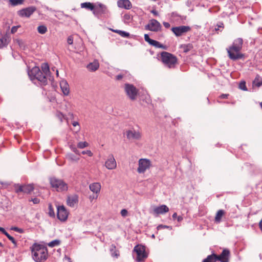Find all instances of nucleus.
<instances>
[{
	"mask_svg": "<svg viewBox=\"0 0 262 262\" xmlns=\"http://www.w3.org/2000/svg\"><path fill=\"white\" fill-rule=\"evenodd\" d=\"M169 208L165 205H161L154 209V211L157 214H163L169 211Z\"/></svg>",
	"mask_w": 262,
	"mask_h": 262,
	"instance_id": "nucleus-20",
	"label": "nucleus"
},
{
	"mask_svg": "<svg viewBox=\"0 0 262 262\" xmlns=\"http://www.w3.org/2000/svg\"><path fill=\"white\" fill-rule=\"evenodd\" d=\"M152 167L151 161L147 158H141L138 160L137 171L139 174H144Z\"/></svg>",
	"mask_w": 262,
	"mask_h": 262,
	"instance_id": "nucleus-7",
	"label": "nucleus"
},
{
	"mask_svg": "<svg viewBox=\"0 0 262 262\" xmlns=\"http://www.w3.org/2000/svg\"><path fill=\"white\" fill-rule=\"evenodd\" d=\"M126 137L129 140H139L141 138V133L139 130L134 129L128 130L126 132Z\"/></svg>",
	"mask_w": 262,
	"mask_h": 262,
	"instance_id": "nucleus-16",
	"label": "nucleus"
},
{
	"mask_svg": "<svg viewBox=\"0 0 262 262\" xmlns=\"http://www.w3.org/2000/svg\"><path fill=\"white\" fill-rule=\"evenodd\" d=\"M36 10L34 7H29L18 11V14L21 17H29Z\"/></svg>",
	"mask_w": 262,
	"mask_h": 262,
	"instance_id": "nucleus-15",
	"label": "nucleus"
},
{
	"mask_svg": "<svg viewBox=\"0 0 262 262\" xmlns=\"http://www.w3.org/2000/svg\"><path fill=\"white\" fill-rule=\"evenodd\" d=\"M49 214L50 216H55L54 210L51 204H49Z\"/></svg>",
	"mask_w": 262,
	"mask_h": 262,
	"instance_id": "nucleus-42",
	"label": "nucleus"
},
{
	"mask_svg": "<svg viewBox=\"0 0 262 262\" xmlns=\"http://www.w3.org/2000/svg\"><path fill=\"white\" fill-rule=\"evenodd\" d=\"M145 29L147 30L157 32L161 31L162 26L157 20L151 19L145 26Z\"/></svg>",
	"mask_w": 262,
	"mask_h": 262,
	"instance_id": "nucleus-9",
	"label": "nucleus"
},
{
	"mask_svg": "<svg viewBox=\"0 0 262 262\" xmlns=\"http://www.w3.org/2000/svg\"><path fill=\"white\" fill-rule=\"evenodd\" d=\"M144 39L148 43H149V42H150V41L151 40V39L150 38V37H149L148 35L147 34H145L144 35Z\"/></svg>",
	"mask_w": 262,
	"mask_h": 262,
	"instance_id": "nucleus-52",
	"label": "nucleus"
},
{
	"mask_svg": "<svg viewBox=\"0 0 262 262\" xmlns=\"http://www.w3.org/2000/svg\"><path fill=\"white\" fill-rule=\"evenodd\" d=\"M228 96H229L228 94H222L221 95H220V98L221 99H227L228 98Z\"/></svg>",
	"mask_w": 262,
	"mask_h": 262,
	"instance_id": "nucleus-56",
	"label": "nucleus"
},
{
	"mask_svg": "<svg viewBox=\"0 0 262 262\" xmlns=\"http://www.w3.org/2000/svg\"><path fill=\"white\" fill-rule=\"evenodd\" d=\"M60 244V241H59L58 239H55L54 241H52L49 242L48 244V245L49 247L53 248L54 247L59 245Z\"/></svg>",
	"mask_w": 262,
	"mask_h": 262,
	"instance_id": "nucleus-35",
	"label": "nucleus"
},
{
	"mask_svg": "<svg viewBox=\"0 0 262 262\" xmlns=\"http://www.w3.org/2000/svg\"><path fill=\"white\" fill-rule=\"evenodd\" d=\"M150 12L151 13H152L155 16L159 15V13H158V11L155 9H153V10H151Z\"/></svg>",
	"mask_w": 262,
	"mask_h": 262,
	"instance_id": "nucleus-57",
	"label": "nucleus"
},
{
	"mask_svg": "<svg viewBox=\"0 0 262 262\" xmlns=\"http://www.w3.org/2000/svg\"><path fill=\"white\" fill-rule=\"evenodd\" d=\"M134 252L136 254L135 260L138 262H143L148 257V253L145 251V247L141 245L135 246Z\"/></svg>",
	"mask_w": 262,
	"mask_h": 262,
	"instance_id": "nucleus-6",
	"label": "nucleus"
},
{
	"mask_svg": "<svg viewBox=\"0 0 262 262\" xmlns=\"http://www.w3.org/2000/svg\"><path fill=\"white\" fill-rule=\"evenodd\" d=\"M89 146V144L88 142H80L77 144V147L79 148L82 149Z\"/></svg>",
	"mask_w": 262,
	"mask_h": 262,
	"instance_id": "nucleus-39",
	"label": "nucleus"
},
{
	"mask_svg": "<svg viewBox=\"0 0 262 262\" xmlns=\"http://www.w3.org/2000/svg\"><path fill=\"white\" fill-rule=\"evenodd\" d=\"M118 7L125 9H130L132 7V5L129 0H119L117 2Z\"/></svg>",
	"mask_w": 262,
	"mask_h": 262,
	"instance_id": "nucleus-19",
	"label": "nucleus"
},
{
	"mask_svg": "<svg viewBox=\"0 0 262 262\" xmlns=\"http://www.w3.org/2000/svg\"><path fill=\"white\" fill-rule=\"evenodd\" d=\"M95 5H94L93 3L90 2L83 3L80 5L81 8L91 10L93 12H94V10L95 9Z\"/></svg>",
	"mask_w": 262,
	"mask_h": 262,
	"instance_id": "nucleus-23",
	"label": "nucleus"
},
{
	"mask_svg": "<svg viewBox=\"0 0 262 262\" xmlns=\"http://www.w3.org/2000/svg\"><path fill=\"white\" fill-rule=\"evenodd\" d=\"M123 77H124L123 74H118V75L116 76V79L117 80H120L122 79Z\"/></svg>",
	"mask_w": 262,
	"mask_h": 262,
	"instance_id": "nucleus-54",
	"label": "nucleus"
},
{
	"mask_svg": "<svg viewBox=\"0 0 262 262\" xmlns=\"http://www.w3.org/2000/svg\"><path fill=\"white\" fill-rule=\"evenodd\" d=\"M101 188V184L98 182L93 183L89 185L90 189L95 194H99Z\"/></svg>",
	"mask_w": 262,
	"mask_h": 262,
	"instance_id": "nucleus-21",
	"label": "nucleus"
},
{
	"mask_svg": "<svg viewBox=\"0 0 262 262\" xmlns=\"http://www.w3.org/2000/svg\"><path fill=\"white\" fill-rule=\"evenodd\" d=\"M123 17H124L125 21H126L127 23L129 22L131 20V17L129 14H125L124 15Z\"/></svg>",
	"mask_w": 262,
	"mask_h": 262,
	"instance_id": "nucleus-46",
	"label": "nucleus"
},
{
	"mask_svg": "<svg viewBox=\"0 0 262 262\" xmlns=\"http://www.w3.org/2000/svg\"><path fill=\"white\" fill-rule=\"evenodd\" d=\"M37 31L39 33L44 34L47 32L48 29L46 26L40 25L37 27Z\"/></svg>",
	"mask_w": 262,
	"mask_h": 262,
	"instance_id": "nucleus-33",
	"label": "nucleus"
},
{
	"mask_svg": "<svg viewBox=\"0 0 262 262\" xmlns=\"http://www.w3.org/2000/svg\"><path fill=\"white\" fill-rule=\"evenodd\" d=\"M230 255V251L227 249H224L220 255L215 254V258L216 260H219L221 262H229Z\"/></svg>",
	"mask_w": 262,
	"mask_h": 262,
	"instance_id": "nucleus-13",
	"label": "nucleus"
},
{
	"mask_svg": "<svg viewBox=\"0 0 262 262\" xmlns=\"http://www.w3.org/2000/svg\"><path fill=\"white\" fill-rule=\"evenodd\" d=\"M57 209V215L58 219L61 222L67 221L69 213L66 209V207L63 205L58 206Z\"/></svg>",
	"mask_w": 262,
	"mask_h": 262,
	"instance_id": "nucleus-10",
	"label": "nucleus"
},
{
	"mask_svg": "<svg viewBox=\"0 0 262 262\" xmlns=\"http://www.w3.org/2000/svg\"><path fill=\"white\" fill-rule=\"evenodd\" d=\"M78 195L76 194H73L68 196L67 204L69 206L74 207L78 204Z\"/></svg>",
	"mask_w": 262,
	"mask_h": 262,
	"instance_id": "nucleus-17",
	"label": "nucleus"
},
{
	"mask_svg": "<svg viewBox=\"0 0 262 262\" xmlns=\"http://www.w3.org/2000/svg\"><path fill=\"white\" fill-rule=\"evenodd\" d=\"M177 219L178 222H181L183 220V218L182 216H178Z\"/></svg>",
	"mask_w": 262,
	"mask_h": 262,
	"instance_id": "nucleus-60",
	"label": "nucleus"
},
{
	"mask_svg": "<svg viewBox=\"0 0 262 262\" xmlns=\"http://www.w3.org/2000/svg\"><path fill=\"white\" fill-rule=\"evenodd\" d=\"M66 158L69 160H70V161H72V162H76V161H78L79 160V158L78 157H76V156H75L73 154H68L67 155H66Z\"/></svg>",
	"mask_w": 262,
	"mask_h": 262,
	"instance_id": "nucleus-34",
	"label": "nucleus"
},
{
	"mask_svg": "<svg viewBox=\"0 0 262 262\" xmlns=\"http://www.w3.org/2000/svg\"><path fill=\"white\" fill-rule=\"evenodd\" d=\"M30 79L34 81L37 80L41 85H46L48 83L47 78L38 67H33L28 73Z\"/></svg>",
	"mask_w": 262,
	"mask_h": 262,
	"instance_id": "nucleus-3",
	"label": "nucleus"
},
{
	"mask_svg": "<svg viewBox=\"0 0 262 262\" xmlns=\"http://www.w3.org/2000/svg\"><path fill=\"white\" fill-rule=\"evenodd\" d=\"M70 148L72 151H73L74 152H75L76 154L78 155H80V152L79 150L77 149V148L75 147L74 145H70Z\"/></svg>",
	"mask_w": 262,
	"mask_h": 262,
	"instance_id": "nucleus-41",
	"label": "nucleus"
},
{
	"mask_svg": "<svg viewBox=\"0 0 262 262\" xmlns=\"http://www.w3.org/2000/svg\"><path fill=\"white\" fill-rule=\"evenodd\" d=\"M24 0H9L10 4L12 6H17L23 3Z\"/></svg>",
	"mask_w": 262,
	"mask_h": 262,
	"instance_id": "nucleus-38",
	"label": "nucleus"
},
{
	"mask_svg": "<svg viewBox=\"0 0 262 262\" xmlns=\"http://www.w3.org/2000/svg\"><path fill=\"white\" fill-rule=\"evenodd\" d=\"M9 37L6 36L0 38V49L6 47L9 43Z\"/></svg>",
	"mask_w": 262,
	"mask_h": 262,
	"instance_id": "nucleus-27",
	"label": "nucleus"
},
{
	"mask_svg": "<svg viewBox=\"0 0 262 262\" xmlns=\"http://www.w3.org/2000/svg\"><path fill=\"white\" fill-rule=\"evenodd\" d=\"M34 186L32 184L19 185L18 189H16V192H23L26 193H30L34 190Z\"/></svg>",
	"mask_w": 262,
	"mask_h": 262,
	"instance_id": "nucleus-18",
	"label": "nucleus"
},
{
	"mask_svg": "<svg viewBox=\"0 0 262 262\" xmlns=\"http://www.w3.org/2000/svg\"><path fill=\"white\" fill-rule=\"evenodd\" d=\"M32 258L36 262H43L48 257L47 248L41 244L34 243L30 247Z\"/></svg>",
	"mask_w": 262,
	"mask_h": 262,
	"instance_id": "nucleus-1",
	"label": "nucleus"
},
{
	"mask_svg": "<svg viewBox=\"0 0 262 262\" xmlns=\"http://www.w3.org/2000/svg\"><path fill=\"white\" fill-rule=\"evenodd\" d=\"M29 201H32L33 204H37L39 203L40 200L37 198H35L34 199H31V200H29Z\"/></svg>",
	"mask_w": 262,
	"mask_h": 262,
	"instance_id": "nucleus-49",
	"label": "nucleus"
},
{
	"mask_svg": "<svg viewBox=\"0 0 262 262\" xmlns=\"http://www.w3.org/2000/svg\"><path fill=\"white\" fill-rule=\"evenodd\" d=\"M259 226L260 230L262 231V219L259 223Z\"/></svg>",
	"mask_w": 262,
	"mask_h": 262,
	"instance_id": "nucleus-63",
	"label": "nucleus"
},
{
	"mask_svg": "<svg viewBox=\"0 0 262 262\" xmlns=\"http://www.w3.org/2000/svg\"><path fill=\"white\" fill-rule=\"evenodd\" d=\"M217 28H215V30H219L220 28H223L224 24L222 23H220L217 25Z\"/></svg>",
	"mask_w": 262,
	"mask_h": 262,
	"instance_id": "nucleus-59",
	"label": "nucleus"
},
{
	"mask_svg": "<svg viewBox=\"0 0 262 262\" xmlns=\"http://www.w3.org/2000/svg\"><path fill=\"white\" fill-rule=\"evenodd\" d=\"M67 42L68 44L72 45L73 42V37L72 36H69L67 39Z\"/></svg>",
	"mask_w": 262,
	"mask_h": 262,
	"instance_id": "nucleus-50",
	"label": "nucleus"
},
{
	"mask_svg": "<svg viewBox=\"0 0 262 262\" xmlns=\"http://www.w3.org/2000/svg\"><path fill=\"white\" fill-rule=\"evenodd\" d=\"M110 252L112 256L116 258H118L120 255L119 250L116 249V247L113 244L111 246Z\"/></svg>",
	"mask_w": 262,
	"mask_h": 262,
	"instance_id": "nucleus-24",
	"label": "nucleus"
},
{
	"mask_svg": "<svg viewBox=\"0 0 262 262\" xmlns=\"http://www.w3.org/2000/svg\"><path fill=\"white\" fill-rule=\"evenodd\" d=\"M120 214L121 215H122V216L123 217H126L127 214H128V211L126 209H123L121 210V212H120Z\"/></svg>",
	"mask_w": 262,
	"mask_h": 262,
	"instance_id": "nucleus-45",
	"label": "nucleus"
},
{
	"mask_svg": "<svg viewBox=\"0 0 262 262\" xmlns=\"http://www.w3.org/2000/svg\"><path fill=\"white\" fill-rule=\"evenodd\" d=\"M243 45V39L238 38L235 39L232 45L227 49L228 56L230 59L236 60L244 57V54L241 52Z\"/></svg>",
	"mask_w": 262,
	"mask_h": 262,
	"instance_id": "nucleus-2",
	"label": "nucleus"
},
{
	"mask_svg": "<svg viewBox=\"0 0 262 262\" xmlns=\"http://www.w3.org/2000/svg\"><path fill=\"white\" fill-rule=\"evenodd\" d=\"M99 67V64L97 61H94L93 62L89 63L87 66V68L90 71H96Z\"/></svg>",
	"mask_w": 262,
	"mask_h": 262,
	"instance_id": "nucleus-25",
	"label": "nucleus"
},
{
	"mask_svg": "<svg viewBox=\"0 0 262 262\" xmlns=\"http://www.w3.org/2000/svg\"><path fill=\"white\" fill-rule=\"evenodd\" d=\"M191 28L187 26H180L179 27H172L171 31L176 36H180L190 31Z\"/></svg>",
	"mask_w": 262,
	"mask_h": 262,
	"instance_id": "nucleus-11",
	"label": "nucleus"
},
{
	"mask_svg": "<svg viewBox=\"0 0 262 262\" xmlns=\"http://www.w3.org/2000/svg\"><path fill=\"white\" fill-rule=\"evenodd\" d=\"M124 90L129 99L135 100L136 99L139 90L132 84L126 83L124 85Z\"/></svg>",
	"mask_w": 262,
	"mask_h": 262,
	"instance_id": "nucleus-8",
	"label": "nucleus"
},
{
	"mask_svg": "<svg viewBox=\"0 0 262 262\" xmlns=\"http://www.w3.org/2000/svg\"><path fill=\"white\" fill-rule=\"evenodd\" d=\"M72 125L74 126H78L79 125V123L77 121H74V122H72Z\"/></svg>",
	"mask_w": 262,
	"mask_h": 262,
	"instance_id": "nucleus-61",
	"label": "nucleus"
},
{
	"mask_svg": "<svg viewBox=\"0 0 262 262\" xmlns=\"http://www.w3.org/2000/svg\"><path fill=\"white\" fill-rule=\"evenodd\" d=\"M105 166L109 170H113L116 168L117 162L112 154H110L108 156L105 162Z\"/></svg>",
	"mask_w": 262,
	"mask_h": 262,
	"instance_id": "nucleus-12",
	"label": "nucleus"
},
{
	"mask_svg": "<svg viewBox=\"0 0 262 262\" xmlns=\"http://www.w3.org/2000/svg\"><path fill=\"white\" fill-rule=\"evenodd\" d=\"M10 241H11V242L14 244V245H15V246H16V242L15 241V239H14V238L13 237H12V236H10L8 238Z\"/></svg>",
	"mask_w": 262,
	"mask_h": 262,
	"instance_id": "nucleus-51",
	"label": "nucleus"
},
{
	"mask_svg": "<svg viewBox=\"0 0 262 262\" xmlns=\"http://www.w3.org/2000/svg\"><path fill=\"white\" fill-rule=\"evenodd\" d=\"M17 28H18L17 26H14V27H12L11 30V33H14L15 32H16L17 30Z\"/></svg>",
	"mask_w": 262,
	"mask_h": 262,
	"instance_id": "nucleus-55",
	"label": "nucleus"
},
{
	"mask_svg": "<svg viewBox=\"0 0 262 262\" xmlns=\"http://www.w3.org/2000/svg\"><path fill=\"white\" fill-rule=\"evenodd\" d=\"M253 84L257 87L262 85V77L259 75H257L253 81Z\"/></svg>",
	"mask_w": 262,
	"mask_h": 262,
	"instance_id": "nucleus-28",
	"label": "nucleus"
},
{
	"mask_svg": "<svg viewBox=\"0 0 262 262\" xmlns=\"http://www.w3.org/2000/svg\"><path fill=\"white\" fill-rule=\"evenodd\" d=\"M113 31L119 34L123 37L128 38L129 36V33L124 31L119 30H113Z\"/></svg>",
	"mask_w": 262,
	"mask_h": 262,
	"instance_id": "nucleus-31",
	"label": "nucleus"
},
{
	"mask_svg": "<svg viewBox=\"0 0 262 262\" xmlns=\"http://www.w3.org/2000/svg\"><path fill=\"white\" fill-rule=\"evenodd\" d=\"M180 48L183 50V52L187 53L193 49V46L191 43L183 44L180 45Z\"/></svg>",
	"mask_w": 262,
	"mask_h": 262,
	"instance_id": "nucleus-26",
	"label": "nucleus"
},
{
	"mask_svg": "<svg viewBox=\"0 0 262 262\" xmlns=\"http://www.w3.org/2000/svg\"><path fill=\"white\" fill-rule=\"evenodd\" d=\"M61 90L65 96H68L70 92L69 86L66 80H62L60 82Z\"/></svg>",
	"mask_w": 262,
	"mask_h": 262,
	"instance_id": "nucleus-22",
	"label": "nucleus"
},
{
	"mask_svg": "<svg viewBox=\"0 0 262 262\" xmlns=\"http://www.w3.org/2000/svg\"><path fill=\"white\" fill-rule=\"evenodd\" d=\"M50 184L52 188L58 192L65 191L68 189V184L63 180L55 177L50 178Z\"/></svg>",
	"mask_w": 262,
	"mask_h": 262,
	"instance_id": "nucleus-5",
	"label": "nucleus"
},
{
	"mask_svg": "<svg viewBox=\"0 0 262 262\" xmlns=\"http://www.w3.org/2000/svg\"><path fill=\"white\" fill-rule=\"evenodd\" d=\"M107 12L106 7L102 4H99L95 6L93 14L97 17H100L102 15L106 14Z\"/></svg>",
	"mask_w": 262,
	"mask_h": 262,
	"instance_id": "nucleus-14",
	"label": "nucleus"
},
{
	"mask_svg": "<svg viewBox=\"0 0 262 262\" xmlns=\"http://www.w3.org/2000/svg\"><path fill=\"white\" fill-rule=\"evenodd\" d=\"M11 229L20 233L23 232V230L22 229L16 227H12Z\"/></svg>",
	"mask_w": 262,
	"mask_h": 262,
	"instance_id": "nucleus-48",
	"label": "nucleus"
},
{
	"mask_svg": "<svg viewBox=\"0 0 262 262\" xmlns=\"http://www.w3.org/2000/svg\"><path fill=\"white\" fill-rule=\"evenodd\" d=\"M157 229L158 230H159L162 229H168L169 230H171L172 227L164 225H159V226H157Z\"/></svg>",
	"mask_w": 262,
	"mask_h": 262,
	"instance_id": "nucleus-40",
	"label": "nucleus"
},
{
	"mask_svg": "<svg viewBox=\"0 0 262 262\" xmlns=\"http://www.w3.org/2000/svg\"><path fill=\"white\" fill-rule=\"evenodd\" d=\"M41 72L45 75H47L50 72L49 66L47 63H43L41 65Z\"/></svg>",
	"mask_w": 262,
	"mask_h": 262,
	"instance_id": "nucleus-29",
	"label": "nucleus"
},
{
	"mask_svg": "<svg viewBox=\"0 0 262 262\" xmlns=\"http://www.w3.org/2000/svg\"><path fill=\"white\" fill-rule=\"evenodd\" d=\"M81 154H83V155H85V154H86L88 155L89 157H92L93 154V153L92 152V151L90 150H84V151H82Z\"/></svg>",
	"mask_w": 262,
	"mask_h": 262,
	"instance_id": "nucleus-47",
	"label": "nucleus"
},
{
	"mask_svg": "<svg viewBox=\"0 0 262 262\" xmlns=\"http://www.w3.org/2000/svg\"><path fill=\"white\" fill-rule=\"evenodd\" d=\"M239 88L240 89H241L242 90L246 91L247 90V87H246V82L245 81L241 82L239 84Z\"/></svg>",
	"mask_w": 262,
	"mask_h": 262,
	"instance_id": "nucleus-43",
	"label": "nucleus"
},
{
	"mask_svg": "<svg viewBox=\"0 0 262 262\" xmlns=\"http://www.w3.org/2000/svg\"><path fill=\"white\" fill-rule=\"evenodd\" d=\"M178 216L177 215V213L176 212H174L173 214H172V218L173 219H177V217Z\"/></svg>",
	"mask_w": 262,
	"mask_h": 262,
	"instance_id": "nucleus-62",
	"label": "nucleus"
},
{
	"mask_svg": "<svg viewBox=\"0 0 262 262\" xmlns=\"http://www.w3.org/2000/svg\"><path fill=\"white\" fill-rule=\"evenodd\" d=\"M56 117L58 118V119L62 122L63 118H64V115L60 112H57L56 113Z\"/></svg>",
	"mask_w": 262,
	"mask_h": 262,
	"instance_id": "nucleus-44",
	"label": "nucleus"
},
{
	"mask_svg": "<svg viewBox=\"0 0 262 262\" xmlns=\"http://www.w3.org/2000/svg\"><path fill=\"white\" fill-rule=\"evenodd\" d=\"M98 194H95L94 195H90L89 197V199L91 200V201H92V200L94 199H95V200L97 199L98 198Z\"/></svg>",
	"mask_w": 262,
	"mask_h": 262,
	"instance_id": "nucleus-53",
	"label": "nucleus"
},
{
	"mask_svg": "<svg viewBox=\"0 0 262 262\" xmlns=\"http://www.w3.org/2000/svg\"><path fill=\"white\" fill-rule=\"evenodd\" d=\"M4 234H5L7 237V238H8L10 236V235L7 231H5L4 233Z\"/></svg>",
	"mask_w": 262,
	"mask_h": 262,
	"instance_id": "nucleus-64",
	"label": "nucleus"
},
{
	"mask_svg": "<svg viewBox=\"0 0 262 262\" xmlns=\"http://www.w3.org/2000/svg\"><path fill=\"white\" fill-rule=\"evenodd\" d=\"M161 60L163 64L169 69H174L178 64L177 57L167 52L164 51L161 53Z\"/></svg>",
	"mask_w": 262,
	"mask_h": 262,
	"instance_id": "nucleus-4",
	"label": "nucleus"
},
{
	"mask_svg": "<svg viewBox=\"0 0 262 262\" xmlns=\"http://www.w3.org/2000/svg\"><path fill=\"white\" fill-rule=\"evenodd\" d=\"M163 26L166 28H169L170 27V24L168 22H163Z\"/></svg>",
	"mask_w": 262,
	"mask_h": 262,
	"instance_id": "nucleus-58",
	"label": "nucleus"
},
{
	"mask_svg": "<svg viewBox=\"0 0 262 262\" xmlns=\"http://www.w3.org/2000/svg\"><path fill=\"white\" fill-rule=\"evenodd\" d=\"M149 44L157 48H163V46L161 44L159 41L151 39Z\"/></svg>",
	"mask_w": 262,
	"mask_h": 262,
	"instance_id": "nucleus-36",
	"label": "nucleus"
},
{
	"mask_svg": "<svg viewBox=\"0 0 262 262\" xmlns=\"http://www.w3.org/2000/svg\"><path fill=\"white\" fill-rule=\"evenodd\" d=\"M215 254H212L208 255L202 262H215L216 260L215 258Z\"/></svg>",
	"mask_w": 262,
	"mask_h": 262,
	"instance_id": "nucleus-32",
	"label": "nucleus"
},
{
	"mask_svg": "<svg viewBox=\"0 0 262 262\" xmlns=\"http://www.w3.org/2000/svg\"><path fill=\"white\" fill-rule=\"evenodd\" d=\"M149 44L157 48H163V46L161 44L159 41L151 39Z\"/></svg>",
	"mask_w": 262,
	"mask_h": 262,
	"instance_id": "nucleus-37",
	"label": "nucleus"
},
{
	"mask_svg": "<svg viewBox=\"0 0 262 262\" xmlns=\"http://www.w3.org/2000/svg\"><path fill=\"white\" fill-rule=\"evenodd\" d=\"M224 214V211L223 210H219L215 215V221L216 223H220L221 221L222 217Z\"/></svg>",
	"mask_w": 262,
	"mask_h": 262,
	"instance_id": "nucleus-30",
	"label": "nucleus"
}]
</instances>
